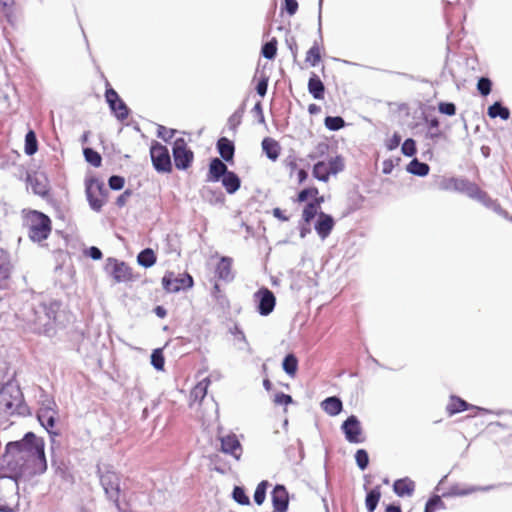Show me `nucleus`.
<instances>
[{
  "mask_svg": "<svg viewBox=\"0 0 512 512\" xmlns=\"http://www.w3.org/2000/svg\"><path fill=\"white\" fill-rule=\"evenodd\" d=\"M3 465L5 476L16 483L20 479L44 474L48 468L44 439L29 431L20 440L8 442L3 454Z\"/></svg>",
  "mask_w": 512,
  "mask_h": 512,
  "instance_id": "nucleus-1",
  "label": "nucleus"
},
{
  "mask_svg": "<svg viewBox=\"0 0 512 512\" xmlns=\"http://www.w3.org/2000/svg\"><path fill=\"white\" fill-rule=\"evenodd\" d=\"M60 307L61 303L57 300L33 302L28 306L24 319L31 326L33 332L52 336Z\"/></svg>",
  "mask_w": 512,
  "mask_h": 512,
  "instance_id": "nucleus-2",
  "label": "nucleus"
},
{
  "mask_svg": "<svg viewBox=\"0 0 512 512\" xmlns=\"http://www.w3.org/2000/svg\"><path fill=\"white\" fill-rule=\"evenodd\" d=\"M0 414L8 416L31 415L30 408L26 404L19 385L8 380L0 386Z\"/></svg>",
  "mask_w": 512,
  "mask_h": 512,
  "instance_id": "nucleus-3",
  "label": "nucleus"
},
{
  "mask_svg": "<svg viewBox=\"0 0 512 512\" xmlns=\"http://www.w3.org/2000/svg\"><path fill=\"white\" fill-rule=\"evenodd\" d=\"M96 474L99 477L100 484L107 499L112 501L117 510L120 511L121 506L119 499L121 488L119 474L114 470L112 465H101L100 463L96 465Z\"/></svg>",
  "mask_w": 512,
  "mask_h": 512,
  "instance_id": "nucleus-4",
  "label": "nucleus"
},
{
  "mask_svg": "<svg viewBox=\"0 0 512 512\" xmlns=\"http://www.w3.org/2000/svg\"><path fill=\"white\" fill-rule=\"evenodd\" d=\"M29 238L33 242H42L51 234L52 222L48 215L38 210H30L26 215Z\"/></svg>",
  "mask_w": 512,
  "mask_h": 512,
  "instance_id": "nucleus-5",
  "label": "nucleus"
},
{
  "mask_svg": "<svg viewBox=\"0 0 512 512\" xmlns=\"http://www.w3.org/2000/svg\"><path fill=\"white\" fill-rule=\"evenodd\" d=\"M85 186L86 197L90 208L93 211L100 212L107 201L109 190L106 188L104 182L97 178L86 180Z\"/></svg>",
  "mask_w": 512,
  "mask_h": 512,
  "instance_id": "nucleus-6",
  "label": "nucleus"
},
{
  "mask_svg": "<svg viewBox=\"0 0 512 512\" xmlns=\"http://www.w3.org/2000/svg\"><path fill=\"white\" fill-rule=\"evenodd\" d=\"M150 157L153 168L158 173H171L173 165L168 148L158 141H153L150 146Z\"/></svg>",
  "mask_w": 512,
  "mask_h": 512,
  "instance_id": "nucleus-7",
  "label": "nucleus"
},
{
  "mask_svg": "<svg viewBox=\"0 0 512 512\" xmlns=\"http://www.w3.org/2000/svg\"><path fill=\"white\" fill-rule=\"evenodd\" d=\"M105 100L113 116L120 122L125 121L130 115V108L119 96L117 91L111 87L108 80L105 81Z\"/></svg>",
  "mask_w": 512,
  "mask_h": 512,
  "instance_id": "nucleus-8",
  "label": "nucleus"
},
{
  "mask_svg": "<svg viewBox=\"0 0 512 512\" xmlns=\"http://www.w3.org/2000/svg\"><path fill=\"white\" fill-rule=\"evenodd\" d=\"M104 271L115 283H127L133 280L131 267L126 262L114 257L106 259Z\"/></svg>",
  "mask_w": 512,
  "mask_h": 512,
  "instance_id": "nucleus-9",
  "label": "nucleus"
},
{
  "mask_svg": "<svg viewBox=\"0 0 512 512\" xmlns=\"http://www.w3.org/2000/svg\"><path fill=\"white\" fill-rule=\"evenodd\" d=\"M172 155L175 167L178 170H187L191 167L194 160L193 151L182 137L176 138L172 143Z\"/></svg>",
  "mask_w": 512,
  "mask_h": 512,
  "instance_id": "nucleus-10",
  "label": "nucleus"
},
{
  "mask_svg": "<svg viewBox=\"0 0 512 512\" xmlns=\"http://www.w3.org/2000/svg\"><path fill=\"white\" fill-rule=\"evenodd\" d=\"M193 285L194 280L189 273L176 276L173 272L168 271L162 277V286L167 293H177L181 290L190 289Z\"/></svg>",
  "mask_w": 512,
  "mask_h": 512,
  "instance_id": "nucleus-11",
  "label": "nucleus"
},
{
  "mask_svg": "<svg viewBox=\"0 0 512 512\" xmlns=\"http://www.w3.org/2000/svg\"><path fill=\"white\" fill-rule=\"evenodd\" d=\"M341 431L346 441L351 444H360L365 441L361 422L356 415L352 414L342 422Z\"/></svg>",
  "mask_w": 512,
  "mask_h": 512,
  "instance_id": "nucleus-12",
  "label": "nucleus"
},
{
  "mask_svg": "<svg viewBox=\"0 0 512 512\" xmlns=\"http://www.w3.org/2000/svg\"><path fill=\"white\" fill-rule=\"evenodd\" d=\"M256 310L261 316L270 315L276 306V297L267 287L263 286L254 293Z\"/></svg>",
  "mask_w": 512,
  "mask_h": 512,
  "instance_id": "nucleus-13",
  "label": "nucleus"
},
{
  "mask_svg": "<svg viewBox=\"0 0 512 512\" xmlns=\"http://www.w3.org/2000/svg\"><path fill=\"white\" fill-rule=\"evenodd\" d=\"M56 416L57 410H53L50 406L40 407L37 412V420L40 425L45 428L52 440H54V436L59 435L57 432L51 430L55 426Z\"/></svg>",
  "mask_w": 512,
  "mask_h": 512,
  "instance_id": "nucleus-14",
  "label": "nucleus"
},
{
  "mask_svg": "<svg viewBox=\"0 0 512 512\" xmlns=\"http://www.w3.org/2000/svg\"><path fill=\"white\" fill-rule=\"evenodd\" d=\"M221 451L225 454L232 456L235 460L239 461L242 456V445L238 437L231 433L220 438Z\"/></svg>",
  "mask_w": 512,
  "mask_h": 512,
  "instance_id": "nucleus-15",
  "label": "nucleus"
},
{
  "mask_svg": "<svg viewBox=\"0 0 512 512\" xmlns=\"http://www.w3.org/2000/svg\"><path fill=\"white\" fill-rule=\"evenodd\" d=\"M271 500L274 512H287L289 506V494L283 484H276L271 492Z\"/></svg>",
  "mask_w": 512,
  "mask_h": 512,
  "instance_id": "nucleus-16",
  "label": "nucleus"
},
{
  "mask_svg": "<svg viewBox=\"0 0 512 512\" xmlns=\"http://www.w3.org/2000/svg\"><path fill=\"white\" fill-rule=\"evenodd\" d=\"M335 226V220L332 215L320 211L318 218L314 223V229L317 235L325 240L332 232Z\"/></svg>",
  "mask_w": 512,
  "mask_h": 512,
  "instance_id": "nucleus-17",
  "label": "nucleus"
},
{
  "mask_svg": "<svg viewBox=\"0 0 512 512\" xmlns=\"http://www.w3.org/2000/svg\"><path fill=\"white\" fill-rule=\"evenodd\" d=\"M470 408L477 409L478 411H480L482 413H491L490 410H488L486 408H482V407L473 406V405L469 404L467 401H465L464 399H462L456 395L450 396V401L446 407V411L449 414V416H453L457 413L466 411Z\"/></svg>",
  "mask_w": 512,
  "mask_h": 512,
  "instance_id": "nucleus-18",
  "label": "nucleus"
},
{
  "mask_svg": "<svg viewBox=\"0 0 512 512\" xmlns=\"http://www.w3.org/2000/svg\"><path fill=\"white\" fill-rule=\"evenodd\" d=\"M224 162L225 161L217 157L210 160L207 173L208 182H219L229 172V169Z\"/></svg>",
  "mask_w": 512,
  "mask_h": 512,
  "instance_id": "nucleus-19",
  "label": "nucleus"
},
{
  "mask_svg": "<svg viewBox=\"0 0 512 512\" xmlns=\"http://www.w3.org/2000/svg\"><path fill=\"white\" fill-rule=\"evenodd\" d=\"M233 259L228 256H222L215 268V274L219 280L226 283L232 282L235 274L232 271Z\"/></svg>",
  "mask_w": 512,
  "mask_h": 512,
  "instance_id": "nucleus-20",
  "label": "nucleus"
},
{
  "mask_svg": "<svg viewBox=\"0 0 512 512\" xmlns=\"http://www.w3.org/2000/svg\"><path fill=\"white\" fill-rule=\"evenodd\" d=\"M216 148L223 161L227 163L234 162L235 144L227 137H220L217 140Z\"/></svg>",
  "mask_w": 512,
  "mask_h": 512,
  "instance_id": "nucleus-21",
  "label": "nucleus"
},
{
  "mask_svg": "<svg viewBox=\"0 0 512 512\" xmlns=\"http://www.w3.org/2000/svg\"><path fill=\"white\" fill-rule=\"evenodd\" d=\"M54 443L55 440H52V455H51V466L54 469V472L57 476L61 477L66 482H73V475L70 472L68 465L63 460H58L54 455Z\"/></svg>",
  "mask_w": 512,
  "mask_h": 512,
  "instance_id": "nucleus-22",
  "label": "nucleus"
},
{
  "mask_svg": "<svg viewBox=\"0 0 512 512\" xmlns=\"http://www.w3.org/2000/svg\"><path fill=\"white\" fill-rule=\"evenodd\" d=\"M424 121L427 125L425 139L431 140L436 143L439 139L444 137V133L440 130V121L437 117H425Z\"/></svg>",
  "mask_w": 512,
  "mask_h": 512,
  "instance_id": "nucleus-23",
  "label": "nucleus"
},
{
  "mask_svg": "<svg viewBox=\"0 0 512 512\" xmlns=\"http://www.w3.org/2000/svg\"><path fill=\"white\" fill-rule=\"evenodd\" d=\"M308 92L316 100H322L325 96V85L314 72L311 73L308 80Z\"/></svg>",
  "mask_w": 512,
  "mask_h": 512,
  "instance_id": "nucleus-24",
  "label": "nucleus"
},
{
  "mask_svg": "<svg viewBox=\"0 0 512 512\" xmlns=\"http://www.w3.org/2000/svg\"><path fill=\"white\" fill-rule=\"evenodd\" d=\"M415 490V483L410 478L397 479L393 483V491L399 497L411 496Z\"/></svg>",
  "mask_w": 512,
  "mask_h": 512,
  "instance_id": "nucleus-25",
  "label": "nucleus"
},
{
  "mask_svg": "<svg viewBox=\"0 0 512 512\" xmlns=\"http://www.w3.org/2000/svg\"><path fill=\"white\" fill-rule=\"evenodd\" d=\"M220 181L225 191L230 195L235 194L241 187L240 177L232 170H229Z\"/></svg>",
  "mask_w": 512,
  "mask_h": 512,
  "instance_id": "nucleus-26",
  "label": "nucleus"
},
{
  "mask_svg": "<svg viewBox=\"0 0 512 512\" xmlns=\"http://www.w3.org/2000/svg\"><path fill=\"white\" fill-rule=\"evenodd\" d=\"M321 408L330 416H337L343 410L342 400L337 396H330L321 402Z\"/></svg>",
  "mask_w": 512,
  "mask_h": 512,
  "instance_id": "nucleus-27",
  "label": "nucleus"
},
{
  "mask_svg": "<svg viewBox=\"0 0 512 512\" xmlns=\"http://www.w3.org/2000/svg\"><path fill=\"white\" fill-rule=\"evenodd\" d=\"M262 150L266 157L271 161H276L280 155L281 147L279 143L270 137H265L261 143Z\"/></svg>",
  "mask_w": 512,
  "mask_h": 512,
  "instance_id": "nucleus-28",
  "label": "nucleus"
},
{
  "mask_svg": "<svg viewBox=\"0 0 512 512\" xmlns=\"http://www.w3.org/2000/svg\"><path fill=\"white\" fill-rule=\"evenodd\" d=\"M202 198L211 205H223L225 195L220 189L204 187L201 191Z\"/></svg>",
  "mask_w": 512,
  "mask_h": 512,
  "instance_id": "nucleus-29",
  "label": "nucleus"
},
{
  "mask_svg": "<svg viewBox=\"0 0 512 512\" xmlns=\"http://www.w3.org/2000/svg\"><path fill=\"white\" fill-rule=\"evenodd\" d=\"M487 115L491 119L500 118L502 120H508L510 118V109L505 106L501 101H495L487 109Z\"/></svg>",
  "mask_w": 512,
  "mask_h": 512,
  "instance_id": "nucleus-30",
  "label": "nucleus"
},
{
  "mask_svg": "<svg viewBox=\"0 0 512 512\" xmlns=\"http://www.w3.org/2000/svg\"><path fill=\"white\" fill-rule=\"evenodd\" d=\"M406 171L418 177H425L429 174L430 166L417 158H413L406 166Z\"/></svg>",
  "mask_w": 512,
  "mask_h": 512,
  "instance_id": "nucleus-31",
  "label": "nucleus"
},
{
  "mask_svg": "<svg viewBox=\"0 0 512 512\" xmlns=\"http://www.w3.org/2000/svg\"><path fill=\"white\" fill-rule=\"evenodd\" d=\"M156 261L157 257L152 248H145L137 255V263L143 268H150L154 266Z\"/></svg>",
  "mask_w": 512,
  "mask_h": 512,
  "instance_id": "nucleus-32",
  "label": "nucleus"
},
{
  "mask_svg": "<svg viewBox=\"0 0 512 512\" xmlns=\"http://www.w3.org/2000/svg\"><path fill=\"white\" fill-rule=\"evenodd\" d=\"M381 498L380 486H375L366 493L365 506L368 512H374Z\"/></svg>",
  "mask_w": 512,
  "mask_h": 512,
  "instance_id": "nucleus-33",
  "label": "nucleus"
},
{
  "mask_svg": "<svg viewBox=\"0 0 512 512\" xmlns=\"http://www.w3.org/2000/svg\"><path fill=\"white\" fill-rule=\"evenodd\" d=\"M282 369L288 376L295 377L298 370V359L294 353H288L283 358Z\"/></svg>",
  "mask_w": 512,
  "mask_h": 512,
  "instance_id": "nucleus-34",
  "label": "nucleus"
},
{
  "mask_svg": "<svg viewBox=\"0 0 512 512\" xmlns=\"http://www.w3.org/2000/svg\"><path fill=\"white\" fill-rule=\"evenodd\" d=\"M38 150V140L36 133L29 130L25 135L24 152L28 156L34 155Z\"/></svg>",
  "mask_w": 512,
  "mask_h": 512,
  "instance_id": "nucleus-35",
  "label": "nucleus"
},
{
  "mask_svg": "<svg viewBox=\"0 0 512 512\" xmlns=\"http://www.w3.org/2000/svg\"><path fill=\"white\" fill-rule=\"evenodd\" d=\"M312 175L315 179L321 182H328L330 178V173L327 169V164L324 161H318L313 165Z\"/></svg>",
  "mask_w": 512,
  "mask_h": 512,
  "instance_id": "nucleus-36",
  "label": "nucleus"
},
{
  "mask_svg": "<svg viewBox=\"0 0 512 512\" xmlns=\"http://www.w3.org/2000/svg\"><path fill=\"white\" fill-rule=\"evenodd\" d=\"M512 486V482H500L496 484H489L485 486H476V485H470L465 487V491H467V495H470L475 492H489L494 489H499L502 487Z\"/></svg>",
  "mask_w": 512,
  "mask_h": 512,
  "instance_id": "nucleus-37",
  "label": "nucleus"
},
{
  "mask_svg": "<svg viewBox=\"0 0 512 512\" xmlns=\"http://www.w3.org/2000/svg\"><path fill=\"white\" fill-rule=\"evenodd\" d=\"M83 155L85 161L88 162L93 167H100L102 164V156L101 154L91 147L83 148Z\"/></svg>",
  "mask_w": 512,
  "mask_h": 512,
  "instance_id": "nucleus-38",
  "label": "nucleus"
},
{
  "mask_svg": "<svg viewBox=\"0 0 512 512\" xmlns=\"http://www.w3.org/2000/svg\"><path fill=\"white\" fill-rule=\"evenodd\" d=\"M11 274V264L8 260L0 259V290L8 287Z\"/></svg>",
  "mask_w": 512,
  "mask_h": 512,
  "instance_id": "nucleus-39",
  "label": "nucleus"
},
{
  "mask_svg": "<svg viewBox=\"0 0 512 512\" xmlns=\"http://www.w3.org/2000/svg\"><path fill=\"white\" fill-rule=\"evenodd\" d=\"M305 61L312 67L317 66L321 61V52L317 41L307 51Z\"/></svg>",
  "mask_w": 512,
  "mask_h": 512,
  "instance_id": "nucleus-40",
  "label": "nucleus"
},
{
  "mask_svg": "<svg viewBox=\"0 0 512 512\" xmlns=\"http://www.w3.org/2000/svg\"><path fill=\"white\" fill-rule=\"evenodd\" d=\"M261 55L268 59L273 60L277 55V40L276 38H272L271 40L265 42L261 47Z\"/></svg>",
  "mask_w": 512,
  "mask_h": 512,
  "instance_id": "nucleus-41",
  "label": "nucleus"
},
{
  "mask_svg": "<svg viewBox=\"0 0 512 512\" xmlns=\"http://www.w3.org/2000/svg\"><path fill=\"white\" fill-rule=\"evenodd\" d=\"M324 125L330 131H339L345 127L346 122L341 116H326L324 119Z\"/></svg>",
  "mask_w": 512,
  "mask_h": 512,
  "instance_id": "nucleus-42",
  "label": "nucleus"
},
{
  "mask_svg": "<svg viewBox=\"0 0 512 512\" xmlns=\"http://www.w3.org/2000/svg\"><path fill=\"white\" fill-rule=\"evenodd\" d=\"M326 164L330 175H336L342 172L345 168L344 159L341 155H337L331 158Z\"/></svg>",
  "mask_w": 512,
  "mask_h": 512,
  "instance_id": "nucleus-43",
  "label": "nucleus"
},
{
  "mask_svg": "<svg viewBox=\"0 0 512 512\" xmlns=\"http://www.w3.org/2000/svg\"><path fill=\"white\" fill-rule=\"evenodd\" d=\"M317 204L308 202L302 211V221L305 223H311V221L320 214V209L316 207Z\"/></svg>",
  "mask_w": 512,
  "mask_h": 512,
  "instance_id": "nucleus-44",
  "label": "nucleus"
},
{
  "mask_svg": "<svg viewBox=\"0 0 512 512\" xmlns=\"http://www.w3.org/2000/svg\"><path fill=\"white\" fill-rule=\"evenodd\" d=\"M150 362L151 365L157 370V371H163L164 365H165V357L163 354L162 349L157 348L154 349L150 356Z\"/></svg>",
  "mask_w": 512,
  "mask_h": 512,
  "instance_id": "nucleus-45",
  "label": "nucleus"
},
{
  "mask_svg": "<svg viewBox=\"0 0 512 512\" xmlns=\"http://www.w3.org/2000/svg\"><path fill=\"white\" fill-rule=\"evenodd\" d=\"M476 87L479 94L483 97H486L492 91L493 82L489 77L481 76L477 81Z\"/></svg>",
  "mask_w": 512,
  "mask_h": 512,
  "instance_id": "nucleus-46",
  "label": "nucleus"
},
{
  "mask_svg": "<svg viewBox=\"0 0 512 512\" xmlns=\"http://www.w3.org/2000/svg\"><path fill=\"white\" fill-rule=\"evenodd\" d=\"M269 486V483L267 480H263L261 481L255 491H254V495H253V499H254V502L257 504V505H262L266 499V492H267V488Z\"/></svg>",
  "mask_w": 512,
  "mask_h": 512,
  "instance_id": "nucleus-47",
  "label": "nucleus"
},
{
  "mask_svg": "<svg viewBox=\"0 0 512 512\" xmlns=\"http://www.w3.org/2000/svg\"><path fill=\"white\" fill-rule=\"evenodd\" d=\"M232 498L235 502H237L240 505H249L250 504V498L246 494V491L244 487L242 486H235L232 491Z\"/></svg>",
  "mask_w": 512,
  "mask_h": 512,
  "instance_id": "nucleus-48",
  "label": "nucleus"
},
{
  "mask_svg": "<svg viewBox=\"0 0 512 512\" xmlns=\"http://www.w3.org/2000/svg\"><path fill=\"white\" fill-rule=\"evenodd\" d=\"M426 508H428L431 512H435L436 510L445 509L446 505L442 500L441 496L437 494H433L428 498L425 504Z\"/></svg>",
  "mask_w": 512,
  "mask_h": 512,
  "instance_id": "nucleus-49",
  "label": "nucleus"
},
{
  "mask_svg": "<svg viewBox=\"0 0 512 512\" xmlns=\"http://www.w3.org/2000/svg\"><path fill=\"white\" fill-rule=\"evenodd\" d=\"M355 461L358 466V468L361 471H364L367 469L369 465V454L365 449H358L355 453Z\"/></svg>",
  "mask_w": 512,
  "mask_h": 512,
  "instance_id": "nucleus-50",
  "label": "nucleus"
},
{
  "mask_svg": "<svg viewBox=\"0 0 512 512\" xmlns=\"http://www.w3.org/2000/svg\"><path fill=\"white\" fill-rule=\"evenodd\" d=\"M319 194V190L317 187H307L300 190L297 194V201L299 203L306 202L309 198L316 197Z\"/></svg>",
  "mask_w": 512,
  "mask_h": 512,
  "instance_id": "nucleus-51",
  "label": "nucleus"
},
{
  "mask_svg": "<svg viewBox=\"0 0 512 512\" xmlns=\"http://www.w3.org/2000/svg\"><path fill=\"white\" fill-rule=\"evenodd\" d=\"M401 152L407 157H413L417 153L416 141L412 138H407L402 143Z\"/></svg>",
  "mask_w": 512,
  "mask_h": 512,
  "instance_id": "nucleus-52",
  "label": "nucleus"
},
{
  "mask_svg": "<svg viewBox=\"0 0 512 512\" xmlns=\"http://www.w3.org/2000/svg\"><path fill=\"white\" fill-rule=\"evenodd\" d=\"M329 151V144L327 142H320L316 145L315 150L308 154V158L315 160L324 157Z\"/></svg>",
  "mask_w": 512,
  "mask_h": 512,
  "instance_id": "nucleus-53",
  "label": "nucleus"
},
{
  "mask_svg": "<svg viewBox=\"0 0 512 512\" xmlns=\"http://www.w3.org/2000/svg\"><path fill=\"white\" fill-rule=\"evenodd\" d=\"M176 132L177 130L167 128L163 125H158L157 127V137L162 139L166 143L170 142V140L174 137Z\"/></svg>",
  "mask_w": 512,
  "mask_h": 512,
  "instance_id": "nucleus-54",
  "label": "nucleus"
},
{
  "mask_svg": "<svg viewBox=\"0 0 512 512\" xmlns=\"http://www.w3.org/2000/svg\"><path fill=\"white\" fill-rule=\"evenodd\" d=\"M125 185V178L120 175H112L108 179V186L111 190L119 191Z\"/></svg>",
  "mask_w": 512,
  "mask_h": 512,
  "instance_id": "nucleus-55",
  "label": "nucleus"
},
{
  "mask_svg": "<svg viewBox=\"0 0 512 512\" xmlns=\"http://www.w3.org/2000/svg\"><path fill=\"white\" fill-rule=\"evenodd\" d=\"M456 105L453 102L442 101L438 104V111L447 116H454L456 114Z\"/></svg>",
  "mask_w": 512,
  "mask_h": 512,
  "instance_id": "nucleus-56",
  "label": "nucleus"
},
{
  "mask_svg": "<svg viewBox=\"0 0 512 512\" xmlns=\"http://www.w3.org/2000/svg\"><path fill=\"white\" fill-rule=\"evenodd\" d=\"M456 177H440L437 185L442 191H454Z\"/></svg>",
  "mask_w": 512,
  "mask_h": 512,
  "instance_id": "nucleus-57",
  "label": "nucleus"
},
{
  "mask_svg": "<svg viewBox=\"0 0 512 512\" xmlns=\"http://www.w3.org/2000/svg\"><path fill=\"white\" fill-rule=\"evenodd\" d=\"M483 190L474 182L471 181V183L468 185L467 189L463 194H465L467 197L478 200L480 195L482 194Z\"/></svg>",
  "mask_w": 512,
  "mask_h": 512,
  "instance_id": "nucleus-58",
  "label": "nucleus"
},
{
  "mask_svg": "<svg viewBox=\"0 0 512 512\" xmlns=\"http://www.w3.org/2000/svg\"><path fill=\"white\" fill-rule=\"evenodd\" d=\"M243 115V109L236 110L229 118L228 125L232 130H236V128L241 124V119Z\"/></svg>",
  "mask_w": 512,
  "mask_h": 512,
  "instance_id": "nucleus-59",
  "label": "nucleus"
},
{
  "mask_svg": "<svg viewBox=\"0 0 512 512\" xmlns=\"http://www.w3.org/2000/svg\"><path fill=\"white\" fill-rule=\"evenodd\" d=\"M298 2L296 0H283V10L286 11V13L289 15V16H293L294 14H296L297 10H298Z\"/></svg>",
  "mask_w": 512,
  "mask_h": 512,
  "instance_id": "nucleus-60",
  "label": "nucleus"
},
{
  "mask_svg": "<svg viewBox=\"0 0 512 512\" xmlns=\"http://www.w3.org/2000/svg\"><path fill=\"white\" fill-rule=\"evenodd\" d=\"M447 496H457V497H463L467 496V491H465V487H461L458 484L452 485L447 493L443 494V497Z\"/></svg>",
  "mask_w": 512,
  "mask_h": 512,
  "instance_id": "nucleus-61",
  "label": "nucleus"
},
{
  "mask_svg": "<svg viewBox=\"0 0 512 512\" xmlns=\"http://www.w3.org/2000/svg\"><path fill=\"white\" fill-rule=\"evenodd\" d=\"M268 81H269V79L267 77H262L259 79V81L255 87L257 94L262 98L265 97V95L267 94Z\"/></svg>",
  "mask_w": 512,
  "mask_h": 512,
  "instance_id": "nucleus-62",
  "label": "nucleus"
},
{
  "mask_svg": "<svg viewBox=\"0 0 512 512\" xmlns=\"http://www.w3.org/2000/svg\"><path fill=\"white\" fill-rule=\"evenodd\" d=\"M274 402L278 405H288L293 402L292 397L284 392H278L275 394Z\"/></svg>",
  "mask_w": 512,
  "mask_h": 512,
  "instance_id": "nucleus-63",
  "label": "nucleus"
},
{
  "mask_svg": "<svg viewBox=\"0 0 512 512\" xmlns=\"http://www.w3.org/2000/svg\"><path fill=\"white\" fill-rule=\"evenodd\" d=\"M471 181L467 178H458L455 180L454 191L464 193Z\"/></svg>",
  "mask_w": 512,
  "mask_h": 512,
  "instance_id": "nucleus-64",
  "label": "nucleus"
}]
</instances>
